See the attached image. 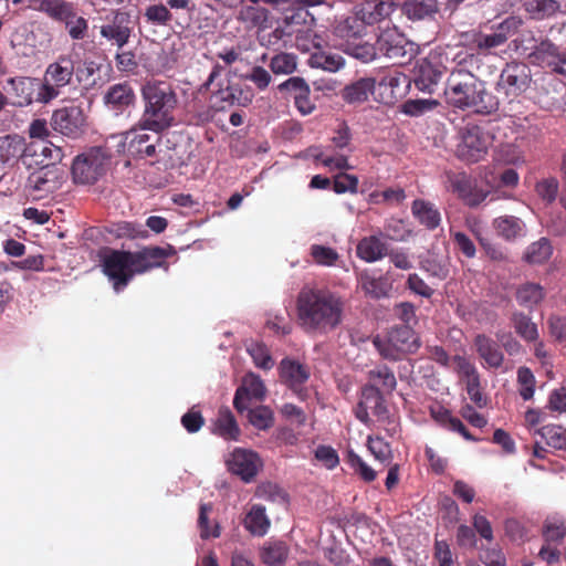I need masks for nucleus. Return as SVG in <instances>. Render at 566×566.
I'll list each match as a JSON object with an SVG mask.
<instances>
[{
  "label": "nucleus",
  "instance_id": "22",
  "mask_svg": "<svg viewBox=\"0 0 566 566\" xmlns=\"http://www.w3.org/2000/svg\"><path fill=\"white\" fill-rule=\"evenodd\" d=\"M479 357L483 360V366L497 369L504 361V355L499 343L485 334H478L473 340Z\"/></svg>",
  "mask_w": 566,
  "mask_h": 566
},
{
  "label": "nucleus",
  "instance_id": "37",
  "mask_svg": "<svg viewBox=\"0 0 566 566\" xmlns=\"http://www.w3.org/2000/svg\"><path fill=\"white\" fill-rule=\"evenodd\" d=\"M289 555V547L285 543L275 541L266 542L261 549V559L268 566H282Z\"/></svg>",
  "mask_w": 566,
  "mask_h": 566
},
{
  "label": "nucleus",
  "instance_id": "18",
  "mask_svg": "<svg viewBox=\"0 0 566 566\" xmlns=\"http://www.w3.org/2000/svg\"><path fill=\"white\" fill-rule=\"evenodd\" d=\"M62 186V177L56 168H41L33 171L25 185L28 193L35 200L46 198Z\"/></svg>",
  "mask_w": 566,
  "mask_h": 566
},
{
  "label": "nucleus",
  "instance_id": "42",
  "mask_svg": "<svg viewBox=\"0 0 566 566\" xmlns=\"http://www.w3.org/2000/svg\"><path fill=\"white\" fill-rule=\"evenodd\" d=\"M269 67L275 75L292 74L297 67V56L287 52L277 53L272 56Z\"/></svg>",
  "mask_w": 566,
  "mask_h": 566
},
{
  "label": "nucleus",
  "instance_id": "4",
  "mask_svg": "<svg viewBox=\"0 0 566 566\" xmlns=\"http://www.w3.org/2000/svg\"><path fill=\"white\" fill-rule=\"evenodd\" d=\"M142 98L144 109L138 122L142 128L160 134L176 124L178 96L171 84L149 81L142 87Z\"/></svg>",
  "mask_w": 566,
  "mask_h": 566
},
{
  "label": "nucleus",
  "instance_id": "46",
  "mask_svg": "<svg viewBox=\"0 0 566 566\" xmlns=\"http://www.w3.org/2000/svg\"><path fill=\"white\" fill-rule=\"evenodd\" d=\"M526 11L535 19H544L554 15L560 8L556 0H527Z\"/></svg>",
  "mask_w": 566,
  "mask_h": 566
},
{
  "label": "nucleus",
  "instance_id": "49",
  "mask_svg": "<svg viewBox=\"0 0 566 566\" xmlns=\"http://www.w3.org/2000/svg\"><path fill=\"white\" fill-rule=\"evenodd\" d=\"M311 66L322 69L328 72H336L344 65V60L337 54H327L324 52L312 54L310 59Z\"/></svg>",
  "mask_w": 566,
  "mask_h": 566
},
{
  "label": "nucleus",
  "instance_id": "20",
  "mask_svg": "<svg viewBox=\"0 0 566 566\" xmlns=\"http://www.w3.org/2000/svg\"><path fill=\"white\" fill-rule=\"evenodd\" d=\"M51 125L62 135L76 138L84 132V112L80 106L56 109L52 115Z\"/></svg>",
  "mask_w": 566,
  "mask_h": 566
},
{
  "label": "nucleus",
  "instance_id": "30",
  "mask_svg": "<svg viewBox=\"0 0 566 566\" xmlns=\"http://www.w3.org/2000/svg\"><path fill=\"white\" fill-rule=\"evenodd\" d=\"M356 253L359 259L373 263L388 254V247L379 235H369L358 242Z\"/></svg>",
  "mask_w": 566,
  "mask_h": 566
},
{
  "label": "nucleus",
  "instance_id": "44",
  "mask_svg": "<svg viewBox=\"0 0 566 566\" xmlns=\"http://www.w3.org/2000/svg\"><path fill=\"white\" fill-rule=\"evenodd\" d=\"M495 160L503 165L521 166L525 163L523 150L514 144H503L495 150Z\"/></svg>",
  "mask_w": 566,
  "mask_h": 566
},
{
  "label": "nucleus",
  "instance_id": "61",
  "mask_svg": "<svg viewBox=\"0 0 566 566\" xmlns=\"http://www.w3.org/2000/svg\"><path fill=\"white\" fill-rule=\"evenodd\" d=\"M20 151V143L10 136L0 138V161L8 163L12 158L18 157Z\"/></svg>",
  "mask_w": 566,
  "mask_h": 566
},
{
  "label": "nucleus",
  "instance_id": "35",
  "mask_svg": "<svg viewBox=\"0 0 566 566\" xmlns=\"http://www.w3.org/2000/svg\"><path fill=\"white\" fill-rule=\"evenodd\" d=\"M375 96V81L374 77H364L355 83L347 85L344 90V98L348 103H363L368 99V96Z\"/></svg>",
  "mask_w": 566,
  "mask_h": 566
},
{
  "label": "nucleus",
  "instance_id": "59",
  "mask_svg": "<svg viewBox=\"0 0 566 566\" xmlns=\"http://www.w3.org/2000/svg\"><path fill=\"white\" fill-rule=\"evenodd\" d=\"M454 369L459 374L461 380L468 382L473 378L479 377V373L475 366L470 363L465 357L454 356L453 357Z\"/></svg>",
  "mask_w": 566,
  "mask_h": 566
},
{
  "label": "nucleus",
  "instance_id": "39",
  "mask_svg": "<svg viewBox=\"0 0 566 566\" xmlns=\"http://www.w3.org/2000/svg\"><path fill=\"white\" fill-rule=\"evenodd\" d=\"M552 253L551 242L546 238H541L527 247L524 260L530 264H542L551 258Z\"/></svg>",
  "mask_w": 566,
  "mask_h": 566
},
{
  "label": "nucleus",
  "instance_id": "9",
  "mask_svg": "<svg viewBox=\"0 0 566 566\" xmlns=\"http://www.w3.org/2000/svg\"><path fill=\"white\" fill-rule=\"evenodd\" d=\"M374 81L375 98L385 105H394L402 99L411 85L410 78L398 70L379 71Z\"/></svg>",
  "mask_w": 566,
  "mask_h": 566
},
{
  "label": "nucleus",
  "instance_id": "40",
  "mask_svg": "<svg viewBox=\"0 0 566 566\" xmlns=\"http://www.w3.org/2000/svg\"><path fill=\"white\" fill-rule=\"evenodd\" d=\"M144 20L153 27H167L172 21V13L166 4L156 3L145 8Z\"/></svg>",
  "mask_w": 566,
  "mask_h": 566
},
{
  "label": "nucleus",
  "instance_id": "19",
  "mask_svg": "<svg viewBox=\"0 0 566 566\" xmlns=\"http://www.w3.org/2000/svg\"><path fill=\"white\" fill-rule=\"evenodd\" d=\"M265 397L266 388L263 380L258 375L249 373L235 390L233 406L238 412L243 413L253 401L261 402Z\"/></svg>",
  "mask_w": 566,
  "mask_h": 566
},
{
  "label": "nucleus",
  "instance_id": "24",
  "mask_svg": "<svg viewBox=\"0 0 566 566\" xmlns=\"http://www.w3.org/2000/svg\"><path fill=\"white\" fill-rule=\"evenodd\" d=\"M103 99L109 109L122 113L134 105L136 96L130 84L118 83L108 87Z\"/></svg>",
  "mask_w": 566,
  "mask_h": 566
},
{
  "label": "nucleus",
  "instance_id": "17",
  "mask_svg": "<svg viewBox=\"0 0 566 566\" xmlns=\"http://www.w3.org/2000/svg\"><path fill=\"white\" fill-rule=\"evenodd\" d=\"M228 470L247 483L254 480L263 467L260 455L248 449L237 448L227 459Z\"/></svg>",
  "mask_w": 566,
  "mask_h": 566
},
{
  "label": "nucleus",
  "instance_id": "3",
  "mask_svg": "<svg viewBox=\"0 0 566 566\" xmlns=\"http://www.w3.org/2000/svg\"><path fill=\"white\" fill-rule=\"evenodd\" d=\"M446 103L461 111L488 115L499 108L495 96L488 92L485 84L462 66L454 67L444 87Z\"/></svg>",
  "mask_w": 566,
  "mask_h": 566
},
{
  "label": "nucleus",
  "instance_id": "21",
  "mask_svg": "<svg viewBox=\"0 0 566 566\" xmlns=\"http://www.w3.org/2000/svg\"><path fill=\"white\" fill-rule=\"evenodd\" d=\"M448 179L452 191L471 207L483 202L489 195L488 190L478 187L476 181L465 174H452Z\"/></svg>",
  "mask_w": 566,
  "mask_h": 566
},
{
  "label": "nucleus",
  "instance_id": "7",
  "mask_svg": "<svg viewBox=\"0 0 566 566\" xmlns=\"http://www.w3.org/2000/svg\"><path fill=\"white\" fill-rule=\"evenodd\" d=\"M374 346L388 360H399L403 355L415 354L420 348V338L408 325L391 328L386 337L376 336Z\"/></svg>",
  "mask_w": 566,
  "mask_h": 566
},
{
  "label": "nucleus",
  "instance_id": "13",
  "mask_svg": "<svg viewBox=\"0 0 566 566\" xmlns=\"http://www.w3.org/2000/svg\"><path fill=\"white\" fill-rule=\"evenodd\" d=\"M134 32L133 21L129 13L122 10H112L99 27V34L112 45L123 49Z\"/></svg>",
  "mask_w": 566,
  "mask_h": 566
},
{
  "label": "nucleus",
  "instance_id": "23",
  "mask_svg": "<svg viewBox=\"0 0 566 566\" xmlns=\"http://www.w3.org/2000/svg\"><path fill=\"white\" fill-rule=\"evenodd\" d=\"M145 130L138 125L126 134L127 149L133 156L147 158L156 154V144L160 138L156 137L155 142H151V136Z\"/></svg>",
  "mask_w": 566,
  "mask_h": 566
},
{
  "label": "nucleus",
  "instance_id": "54",
  "mask_svg": "<svg viewBox=\"0 0 566 566\" xmlns=\"http://www.w3.org/2000/svg\"><path fill=\"white\" fill-rule=\"evenodd\" d=\"M438 105L439 102L432 98L408 99L402 105V112L410 116H420L434 109Z\"/></svg>",
  "mask_w": 566,
  "mask_h": 566
},
{
  "label": "nucleus",
  "instance_id": "16",
  "mask_svg": "<svg viewBox=\"0 0 566 566\" xmlns=\"http://www.w3.org/2000/svg\"><path fill=\"white\" fill-rule=\"evenodd\" d=\"M40 84L38 78L30 76L8 78L3 86V96L7 98V104L18 107L31 105L35 101L34 94L38 93Z\"/></svg>",
  "mask_w": 566,
  "mask_h": 566
},
{
  "label": "nucleus",
  "instance_id": "26",
  "mask_svg": "<svg viewBox=\"0 0 566 566\" xmlns=\"http://www.w3.org/2000/svg\"><path fill=\"white\" fill-rule=\"evenodd\" d=\"M441 76V69L432 61L423 59L417 65L415 85L419 91L432 93Z\"/></svg>",
  "mask_w": 566,
  "mask_h": 566
},
{
  "label": "nucleus",
  "instance_id": "33",
  "mask_svg": "<svg viewBox=\"0 0 566 566\" xmlns=\"http://www.w3.org/2000/svg\"><path fill=\"white\" fill-rule=\"evenodd\" d=\"M28 150L33 156L42 157V159L38 163L42 164L44 166L43 168H50V166L61 161L64 156L61 147L46 139L31 143Z\"/></svg>",
  "mask_w": 566,
  "mask_h": 566
},
{
  "label": "nucleus",
  "instance_id": "36",
  "mask_svg": "<svg viewBox=\"0 0 566 566\" xmlns=\"http://www.w3.org/2000/svg\"><path fill=\"white\" fill-rule=\"evenodd\" d=\"M244 527L255 536H263L270 527V520L265 514V507L253 505L244 518Z\"/></svg>",
  "mask_w": 566,
  "mask_h": 566
},
{
  "label": "nucleus",
  "instance_id": "48",
  "mask_svg": "<svg viewBox=\"0 0 566 566\" xmlns=\"http://www.w3.org/2000/svg\"><path fill=\"white\" fill-rule=\"evenodd\" d=\"M546 443L558 450H566V428L558 424H547L538 430Z\"/></svg>",
  "mask_w": 566,
  "mask_h": 566
},
{
  "label": "nucleus",
  "instance_id": "64",
  "mask_svg": "<svg viewBox=\"0 0 566 566\" xmlns=\"http://www.w3.org/2000/svg\"><path fill=\"white\" fill-rule=\"evenodd\" d=\"M368 449L380 462L387 461L390 454V448L381 438H368Z\"/></svg>",
  "mask_w": 566,
  "mask_h": 566
},
{
  "label": "nucleus",
  "instance_id": "45",
  "mask_svg": "<svg viewBox=\"0 0 566 566\" xmlns=\"http://www.w3.org/2000/svg\"><path fill=\"white\" fill-rule=\"evenodd\" d=\"M212 512V504L202 503L199 507L198 527L200 531V537L208 539L210 537L220 536V526L218 523L210 524L208 515Z\"/></svg>",
  "mask_w": 566,
  "mask_h": 566
},
{
  "label": "nucleus",
  "instance_id": "52",
  "mask_svg": "<svg viewBox=\"0 0 566 566\" xmlns=\"http://www.w3.org/2000/svg\"><path fill=\"white\" fill-rule=\"evenodd\" d=\"M248 353L252 357L256 367L269 370L274 366V361L265 345L260 343H251Z\"/></svg>",
  "mask_w": 566,
  "mask_h": 566
},
{
  "label": "nucleus",
  "instance_id": "51",
  "mask_svg": "<svg viewBox=\"0 0 566 566\" xmlns=\"http://www.w3.org/2000/svg\"><path fill=\"white\" fill-rule=\"evenodd\" d=\"M112 233H114L117 238H146L147 230H145L142 223L137 222H128L120 221L113 226Z\"/></svg>",
  "mask_w": 566,
  "mask_h": 566
},
{
  "label": "nucleus",
  "instance_id": "41",
  "mask_svg": "<svg viewBox=\"0 0 566 566\" xmlns=\"http://www.w3.org/2000/svg\"><path fill=\"white\" fill-rule=\"evenodd\" d=\"M249 422L259 430H268L274 423V413L268 406L260 405L255 408L248 407Z\"/></svg>",
  "mask_w": 566,
  "mask_h": 566
},
{
  "label": "nucleus",
  "instance_id": "15",
  "mask_svg": "<svg viewBox=\"0 0 566 566\" xmlns=\"http://www.w3.org/2000/svg\"><path fill=\"white\" fill-rule=\"evenodd\" d=\"M530 69L524 63L511 62L501 71L496 82V91L509 98H515L528 88Z\"/></svg>",
  "mask_w": 566,
  "mask_h": 566
},
{
  "label": "nucleus",
  "instance_id": "11",
  "mask_svg": "<svg viewBox=\"0 0 566 566\" xmlns=\"http://www.w3.org/2000/svg\"><path fill=\"white\" fill-rule=\"evenodd\" d=\"M354 413L365 424H369L370 413L382 424H395L385 405L384 395L377 391V389H373V387L364 386L361 388L360 398L354 409Z\"/></svg>",
  "mask_w": 566,
  "mask_h": 566
},
{
  "label": "nucleus",
  "instance_id": "34",
  "mask_svg": "<svg viewBox=\"0 0 566 566\" xmlns=\"http://www.w3.org/2000/svg\"><path fill=\"white\" fill-rule=\"evenodd\" d=\"M546 292L544 287L538 283L526 282L521 284L515 293L517 303L528 310H533L544 298Z\"/></svg>",
  "mask_w": 566,
  "mask_h": 566
},
{
  "label": "nucleus",
  "instance_id": "28",
  "mask_svg": "<svg viewBox=\"0 0 566 566\" xmlns=\"http://www.w3.org/2000/svg\"><path fill=\"white\" fill-rule=\"evenodd\" d=\"M367 387L377 389L382 395L391 394L397 387V379L394 371L386 365H377L367 373Z\"/></svg>",
  "mask_w": 566,
  "mask_h": 566
},
{
  "label": "nucleus",
  "instance_id": "57",
  "mask_svg": "<svg viewBox=\"0 0 566 566\" xmlns=\"http://www.w3.org/2000/svg\"><path fill=\"white\" fill-rule=\"evenodd\" d=\"M255 495L266 501H285V493L275 483L265 482L256 488Z\"/></svg>",
  "mask_w": 566,
  "mask_h": 566
},
{
  "label": "nucleus",
  "instance_id": "10",
  "mask_svg": "<svg viewBox=\"0 0 566 566\" xmlns=\"http://www.w3.org/2000/svg\"><path fill=\"white\" fill-rule=\"evenodd\" d=\"M493 143V135L479 125L468 126L463 129L461 142L458 145V156L469 163L481 160Z\"/></svg>",
  "mask_w": 566,
  "mask_h": 566
},
{
  "label": "nucleus",
  "instance_id": "31",
  "mask_svg": "<svg viewBox=\"0 0 566 566\" xmlns=\"http://www.w3.org/2000/svg\"><path fill=\"white\" fill-rule=\"evenodd\" d=\"M413 217L428 230H434L440 226L441 216L436 206L429 201L417 199L412 202Z\"/></svg>",
  "mask_w": 566,
  "mask_h": 566
},
{
  "label": "nucleus",
  "instance_id": "55",
  "mask_svg": "<svg viewBox=\"0 0 566 566\" xmlns=\"http://www.w3.org/2000/svg\"><path fill=\"white\" fill-rule=\"evenodd\" d=\"M382 234L392 241H405L409 237L410 231L406 228L402 220L390 219L386 222Z\"/></svg>",
  "mask_w": 566,
  "mask_h": 566
},
{
  "label": "nucleus",
  "instance_id": "38",
  "mask_svg": "<svg viewBox=\"0 0 566 566\" xmlns=\"http://www.w3.org/2000/svg\"><path fill=\"white\" fill-rule=\"evenodd\" d=\"M544 542L560 544L566 536V522L560 516H548L542 527Z\"/></svg>",
  "mask_w": 566,
  "mask_h": 566
},
{
  "label": "nucleus",
  "instance_id": "62",
  "mask_svg": "<svg viewBox=\"0 0 566 566\" xmlns=\"http://www.w3.org/2000/svg\"><path fill=\"white\" fill-rule=\"evenodd\" d=\"M237 88L235 86H227L224 88H220L216 94L214 98L217 99L216 106L218 109H224L226 107H231L235 105L237 99Z\"/></svg>",
  "mask_w": 566,
  "mask_h": 566
},
{
  "label": "nucleus",
  "instance_id": "5",
  "mask_svg": "<svg viewBox=\"0 0 566 566\" xmlns=\"http://www.w3.org/2000/svg\"><path fill=\"white\" fill-rule=\"evenodd\" d=\"M30 1L33 2L34 0ZM28 7L34 8L33 3H30ZM35 9L44 12L52 20L63 23L71 40L81 41L87 36L88 21L78 14L74 2L67 0H41Z\"/></svg>",
  "mask_w": 566,
  "mask_h": 566
},
{
  "label": "nucleus",
  "instance_id": "6",
  "mask_svg": "<svg viewBox=\"0 0 566 566\" xmlns=\"http://www.w3.org/2000/svg\"><path fill=\"white\" fill-rule=\"evenodd\" d=\"M74 77V61L69 54H61L50 63L39 86L35 102L48 104L56 98L62 88L70 85Z\"/></svg>",
  "mask_w": 566,
  "mask_h": 566
},
{
  "label": "nucleus",
  "instance_id": "12",
  "mask_svg": "<svg viewBox=\"0 0 566 566\" xmlns=\"http://www.w3.org/2000/svg\"><path fill=\"white\" fill-rule=\"evenodd\" d=\"M106 160L105 153L97 147L78 155L72 165L74 181L83 185L94 184L104 174Z\"/></svg>",
  "mask_w": 566,
  "mask_h": 566
},
{
  "label": "nucleus",
  "instance_id": "2",
  "mask_svg": "<svg viewBox=\"0 0 566 566\" xmlns=\"http://www.w3.org/2000/svg\"><path fill=\"white\" fill-rule=\"evenodd\" d=\"M169 255L170 252L159 247H148L136 252L107 249L101 256V266L114 290L120 292L135 275L163 266Z\"/></svg>",
  "mask_w": 566,
  "mask_h": 566
},
{
  "label": "nucleus",
  "instance_id": "25",
  "mask_svg": "<svg viewBox=\"0 0 566 566\" xmlns=\"http://www.w3.org/2000/svg\"><path fill=\"white\" fill-rule=\"evenodd\" d=\"M281 378L301 399L305 398V392L301 388L307 380L308 373L303 365L284 359L280 366Z\"/></svg>",
  "mask_w": 566,
  "mask_h": 566
},
{
  "label": "nucleus",
  "instance_id": "53",
  "mask_svg": "<svg viewBox=\"0 0 566 566\" xmlns=\"http://www.w3.org/2000/svg\"><path fill=\"white\" fill-rule=\"evenodd\" d=\"M558 188L559 184L555 177L542 179L535 185L537 196L548 205L556 200Z\"/></svg>",
  "mask_w": 566,
  "mask_h": 566
},
{
  "label": "nucleus",
  "instance_id": "1",
  "mask_svg": "<svg viewBox=\"0 0 566 566\" xmlns=\"http://www.w3.org/2000/svg\"><path fill=\"white\" fill-rule=\"evenodd\" d=\"M296 319L301 329L311 336H327L344 321L345 301L327 287L304 285L295 301Z\"/></svg>",
  "mask_w": 566,
  "mask_h": 566
},
{
  "label": "nucleus",
  "instance_id": "47",
  "mask_svg": "<svg viewBox=\"0 0 566 566\" xmlns=\"http://www.w3.org/2000/svg\"><path fill=\"white\" fill-rule=\"evenodd\" d=\"M515 332L526 342H534L538 337V329L535 323L524 313H514L512 317Z\"/></svg>",
  "mask_w": 566,
  "mask_h": 566
},
{
  "label": "nucleus",
  "instance_id": "8",
  "mask_svg": "<svg viewBox=\"0 0 566 566\" xmlns=\"http://www.w3.org/2000/svg\"><path fill=\"white\" fill-rule=\"evenodd\" d=\"M522 24L518 17L510 15L502 22L493 25L491 32L472 31L468 33L467 41L472 50L482 54H492L496 49L503 46L509 38L514 35Z\"/></svg>",
  "mask_w": 566,
  "mask_h": 566
},
{
  "label": "nucleus",
  "instance_id": "50",
  "mask_svg": "<svg viewBox=\"0 0 566 566\" xmlns=\"http://www.w3.org/2000/svg\"><path fill=\"white\" fill-rule=\"evenodd\" d=\"M518 394L523 400H530L535 391V376L528 367H520L517 369Z\"/></svg>",
  "mask_w": 566,
  "mask_h": 566
},
{
  "label": "nucleus",
  "instance_id": "60",
  "mask_svg": "<svg viewBox=\"0 0 566 566\" xmlns=\"http://www.w3.org/2000/svg\"><path fill=\"white\" fill-rule=\"evenodd\" d=\"M358 187V178L354 175L342 172L337 175L333 182V189L336 193L346 191L356 192Z\"/></svg>",
  "mask_w": 566,
  "mask_h": 566
},
{
  "label": "nucleus",
  "instance_id": "56",
  "mask_svg": "<svg viewBox=\"0 0 566 566\" xmlns=\"http://www.w3.org/2000/svg\"><path fill=\"white\" fill-rule=\"evenodd\" d=\"M311 255L317 264L325 266L334 265L338 259V253L334 249L318 244L312 245Z\"/></svg>",
  "mask_w": 566,
  "mask_h": 566
},
{
  "label": "nucleus",
  "instance_id": "27",
  "mask_svg": "<svg viewBox=\"0 0 566 566\" xmlns=\"http://www.w3.org/2000/svg\"><path fill=\"white\" fill-rule=\"evenodd\" d=\"M493 229L497 237L512 242L526 234L525 222L515 216H501L493 220Z\"/></svg>",
  "mask_w": 566,
  "mask_h": 566
},
{
  "label": "nucleus",
  "instance_id": "29",
  "mask_svg": "<svg viewBox=\"0 0 566 566\" xmlns=\"http://www.w3.org/2000/svg\"><path fill=\"white\" fill-rule=\"evenodd\" d=\"M401 12L411 21L432 19L439 12L437 0H405Z\"/></svg>",
  "mask_w": 566,
  "mask_h": 566
},
{
  "label": "nucleus",
  "instance_id": "14",
  "mask_svg": "<svg viewBox=\"0 0 566 566\" xmlns=\"http://www.w3.org/2000/svg\"><path fill=\"white\" fill-rule=\"evenodd\" d=\"M376 48L380 54L403 64L416 55V48L397 29L384 30L377 39Z\"/></svg>",
  "mask_w": 566,
  "mask_h": 566
},
{
  "label": "nucleus",
  "instance_id": "63",
  "mask_svg": "<svg viewBox=\"0 0 566 566\" xmlns=\"http://www.w3.org/2000/svg\"><path fill=\"white\" fill-rule=\"evenodd\" d=\"M280 412L283 418H285L291 423H295L296 426H303L306 421V415L303 409L293 405V403H284Z\"/></svg>",
  "mask_w": 566,
  "mask_h": 566
},
{
  "label": "nucleus",
  "instance_id": "32",
  "mask_svg": "<svg viewBox=\"0 0 566 566\" xmlns=\"http://www.w3.org/2000/svg\"><path fill=\"white\" fill-rule=\"evenodd\" d=\"M213 432L222 437L224 440H239L241 430L233 413L228 407L220 408L214 422Z\"/></svg>",
  "mask_w": 566,
  "mask_h": 566
},
{
  "label": "nucleus",
  "instance_id": "58",
  "mask_svg": "<svg viewBox=\"0 0 566 566\" xmlns=\"http://www.w3.org/2000/svg\"><path fill=\"white\" fill-rule=\"evenodd\" d=\"M551 336L559 343H566V317L553 314L547 319Z\"/></svg>",
  "mask_w": 566,
  "mask_h": 566
},
{
  "label": "nucleus",
  "instance_id": "43",
  "mask_svg": "<svg viewBox=\"0 0 566 566\" xmlns=\"http://www.w3.org/2000/svg\"><path fill=\"white\" fill-rule=\"evenodd\" d=\"M556 46L549 40L541 41L531 53L533 62L537 63L542 67L552 69L554 64V55L557 52Z\"/></svg>",
  "mask_w": 566,
  "mask_h": 566
}]
</instances>
